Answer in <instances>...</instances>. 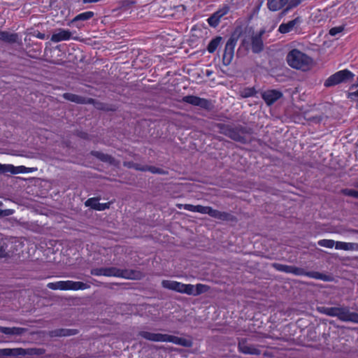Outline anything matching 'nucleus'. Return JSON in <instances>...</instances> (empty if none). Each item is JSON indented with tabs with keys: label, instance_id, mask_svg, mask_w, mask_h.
I'll return each instance as SVG.
<instances>
[{
	"label": "nucleus",
	"instance_id": "obj_1",
	"mask_svg": "<svg viewBox=\"0 0 358 358\" xmlns=\"http://www.w3.org/2000/svg\"><path fill=\"white\" fill-rule=\"evenodd\" d=\"M138 336L147 341L153 342H166L172 343L185 348H191L193 345V341L191 338L178 337L173 335L152 333L146 331H140Z\"/></svg>",
	"mask_w": 358,
	"mask_h": 358
},
{
	"label": "nucleus",
	"instance_id": "obj_2",
	"mask_svg": "<svg viewBox=\"0 0 358 358\" xmlns=\"http://www.w3.org/2000/svg\"><path fill=\"white\" fill-rule=\"evenodd\" d=\"M286 60L289 66L303 71L309 70L313 63L311 57L298 49H292L289 51Z\"/></svg>",
	"mask_w": 358,
	"mask_h": 358
},
{
	"label": "nucleus",
	"instance_id": "obj_3",
	"mask_svg": "<svg viewBox=\"0 0 358 358\" xmlns=\"http://www.w3.org/2000/svg\"><path fill=\"white\" fill-rule=\"evenodd\" d=\"M320 313L330 317H337L343 322L358 324V313L350 312L348 307H320Z\"/></svg>",
	"mask_w": 358,
	"mask_h": 358
},
{
	"label": "nucleus",
	"instance_id": "obj_4",
	"mask_svg": "<svg viewBox=\"0 0 358 358\" xmlns=\"http://www.w3.org/2000/svg\"><path fill=\"white\" fill-rule=\"evenodd\" d=\"M355 74L348 69L338 71L330 76L324 83L326 87L353 80Z\"/></svg>",
	"mask_w": 358,
	"mask_h": 358
},
{
	"label": "nucleus",
	"instance_id": "obj_5",
	"mask_svg": "<svg viewBox=\"0 0 358 358\" xmlns=\"http://www.w3.org/2000/svg\"><path fill=\"white\" fill-rule=\"evenodd\" d=\"M141 273L139 271L130 269H121L117 267H106V277H117L124 279H139Z\"/></svg>",
	"mask_w": 358,
	"mask_h": 358
},
{
	"label": "nucleus",
	"instance_id": "obj_6",
	"mask_svg": "<svg viewBox=\"0 0 358 358\" xmlns=\"http://www.w3.org/2000/svg\"><path fill=\"white\" fill-rule=\"evenodd\" d=\"M303 22V17L301 16H297L287 22L280 24L278 31L282 34H286L291 31H294L296 34H301L303 32L301 27Z\"/></svg>",
	"mask_w": 358,
	"mask_h": 358
},
{
	"label": "nucleus",
	"instance_id": "obj_7",
	"mask_svg": "<svg viewBox=\"0 0 358 358\" xmlns=\"http://www.w3.org/2000/svg\"><path fill=\"white\" fill-rule=\"evenodd\" d=\"M161 285L164 289L175 291L178 293L188 295L192 294V285L191 284H184L175 280H163Z\"/></svg>",
	"mask_w": 358,
	"mask_h": 358
},
{
	"label": "nucleus",
	"instance_id": "obj_8",
	"mask_svg": "<svg viewBox=\"0 0 358 358\" xmlns=\"http://www.w3.org/2000/svg\"><path fill=\"white\" fill-rule=\"evenodd\" d=\"M216 127L220 134H224L236 141H244V137L242 135V130L222 123L217 124Z\"/></svg>",
	"mask_w": 358,
	"mask_h": 358
},
{
	"label": "nucleus",
	"instance_id": "obj_9",
	"mask_svg": "<svg viewBox=\"0 0 358 358\" xmlns=\"http://www.w3.org/2000/svg\"><path fill=\"white\" fill-rule=\"evenodd\" d=\"M292 274L297 276H307L310 278L321 280L324 282H329L332 278L329 275L322 273L318 271H306L304 268L292 266Z\"/></svg>",
	"mask_w": 358,
	"mask_h": 358
},
{
	"label": "nucleus",
	"instance_id": "obj_10",
	"mask_svg": "<svg viewBox=\"0 0 358 358\" xmlns=\"http://www.w3.org/2000/svg\"><path fill=\"white\" fill-rule=\"evenodd\" d=\"M181 102L188 103L189 105L199 107L201 109L210 110L213 108L210 100L201 98L195 95H187L182 98Z\"/></svg>",
	"mask_w": 358,
	"mask_h": 358
},
{
	"label": "nucleus",
	"instance_id": "obj_11",
	"mask_svg": "<svg viewBox=\"0 0 358 358\" xmlns=\"http://www.w3.org/2000/svg\"><path fill=\"white\" fill-rule=\"evenodd\" d=\"M283 96L278 90H266L261 92V96L267 106L273 105Z\"/></svg>",
	"mask_w": 358,
	"mask_h": 358
},
{
	"label": "nucleus",
	"instance_id": "obj_12",
	"mask_svg": "<svg viewBox=\"0 0 358 358\" xmlns=\"http://www.w3.org/2000/svg\"><path fill=\"white\" fill-rule=\"evenodd\" d=\"M12 356L13 357H19V356H25V355H42L45 353V350L43 348H12Z\"/></svg>",
	"mask_w": 358,
	"mask_h": 358
},
{
	"label": "nucleus",
	"instance_id": "obj_13",
	"mask_svg": "<svg viewBox=\"0 0 358 358\" xmlns=\"http://www.w3.org/2000/svg\"><path fill=\"white\" fill-rule=\"evenodd\" d=\"M94 16V13L93 11H85L76 15L68 24V25L71 26V24L75 26L77 28H80L83 26V24L81 22H85L90 20Z\"/></svg>",
	"mask_w": 358,
	"mask_h": 358
},
{
	"label": "nucleus",
	"instance_id": "obj_14",
	"mask_svg": "<svg viewBox=\"0 0 358 358\" xmlns=\"http://www.w3.org/2000/svg\"><path fill=\"white\" fill-rule=\"evenodd\" d=\"M236 40L234 39L233 37H231L227 41V42L225 45L224 51L223 53L222 59H223L224 64H228L230 63L231 59L234 57V48L236 46Z\"/></svg>",
	"mask_w": 358,
	"mask_h": 358
},
{
	"label": "nucleus",
	"instance_id": "obj_15",
	"mask_svg": "<svg viewBox=\"0 0 358 358\" xmlns=\"http://www.w3.org/2000/svg\"><path fill=\"white\" fill-rule=\"evenodd\" d=\"M178 207L181 209L183 208L186 210L194 212V213H199L201 214H207L210 216L212 209L213 208L210 206H203L201 205H192V204H178Z\"/></svg>",
	"mask_w": 358,
	"mask_h": 358
},
{
	"label": "nucleus",
	"instance_id": "obj_16",
	"mask_svg": "<svg viewBox=\"0 0 358 358\" xmlns=\"http://www.w3.org/2000/svg\"><path fill=\"white\" fill-rule=\"evenodd\" d=\"M265 30L261 29L257 34L251 38V48L253 52L259 53L264 49V43L262 36L264 34Z\"/></svg>",
	"mask_w": 358,
	"mask_h": 358
},
{
	"label": "nucleus",
	"instance_id": "obj_17",
	"mask_svg": "<svg viewBox=\"0 0 358 358\" xmlns=\"http://www.w3.org/2000/svg\"><path fill=\"white\" fill-rule=\"evenodd\" d=\"M71 32L69 29H58L50 38L53 43H59L63 41H69L71 38Z\"/></svg>",
	"mask_w": 358,
	"mask_h": 358
},
{
	"label": "nucleus",
	"instance_id": "obj_18",
	"mask_svg": "<svg viewBox=\"0 0 358 358\" xmlns=\"http://www.w3.org/2000/svg\"><path fill=\"white\" fill-rule=\"evenodd\" d=\"M90 288V285L80 281L66 280V290H85Z\"/></svg>",
	"mask_w": 358,
	"mask_h": 358
},
{
	"label": "nucleus",
	"instance_id": "obj_19",
	"mask_svg": "<svg viewBox=\"0 0 358 358\" xmlns=\"http://www.w3.org/2000/svg\"><path fill=\"white\" fill-rule=\"evenodd\" d=\"M63 98L67 101L79 103L87 104L88 97L82 96L76 94L66 92L62 95Z\"/></svg>",
	"mask_w": 358,
	"mask_h": 358
},
{
	"label": "nucleus",
	"instance_id": "obj_20",
	"mask_svg": "<svg viewBox=\"0 0 358 358\" xmlns=\"http://www.w3.org/2000/svg\"><path fill=\"white\" fill-rule=\"evenodd\" d=\"M63 98L67 101L79 103L87 104L88 97L82 96L76 94L66 92L62 95Z\"/></svg>",
	"mask_w": 358,
	"mask_h": 358
},
{
	"label": "nucleus",
	"instance_id": "obj_21",
	"mask_svg": "<svg viewBox=\"0 0 358 358\" xmlns=\"http://www.w3.org/2000/svg\"><path fill=\"white\" fill-rule=\"evenodd\" d=\"M287 0H267V8L269 10L275 12L284 9Z\"/></svg>",
	"mask_w": 358,
	"mask_h": 358
},
{
	"label": "nucleus",
	"instance_id": "obj_22",
	"mask_svg": "<svg viewBox=\"0 0 358 358\" xmlns=\"http://www.w3.org/2000/svg\"><path fill=\"white\" fill-rule=\"evenodd\" d=\"M18 39V35L15 33H10L6 31H0V41L8 43H15Z\"/></svg>",
	"mask_w": 358,
	"mask_h": 358
},
{
	"label": "nucleus",
	"instance_id": "obj_23",
	"mask_svg": "<svg viewBox=\"0 0 358 358\" xmlns=\"http://www.w3.org/2000/svg\"><path fill=\"white\" fill-rule=\"evenodd\" d=\"M0 332L6 335H21L24 332V329L22 327H6L0 326Z\"/></svg>",
	"mask_w": 358,
	"mask_h": 358
},
{
	"label": "nucleus",
	"instance_id": "obj_24",
	"mask_svg": "<svg viewBox=\"0 0 358 358\" xmlns=\"http://www.w3.org/2000/svg\"><path fill=\"white\" fill-rule=\"evenodd\" d=\"M91 155L92 156L95 157L96 158L99 159L101 162H107L110 164H113L114 160H115L114 158L111 155H110L108 154H105L100 151H96V150L92 151Z\"/></svg>",
	"mask_w": 358,
	"mask_h": 358
},
{
	"label": "nucleus",
	"instance_id": "obj_25",
	"mask_svg": "<svg viewBox=\"0 0 358 358\" xmlns=\"http://www.w3.org/2000/svg\"><path fill=\"white\" fill-rule=\"evenodd\" d=\"M78 333L76 329H57L51 332V336H69L72 335H75Z\"/></svg>",
	"mask_w": 358,
	"mask_h": 358
},
{
	"label": "nucleus",
	"instance_id": "obj_26",
	"mask_svg": "<svg viewBox=\"0 0 358 358\" xmlns=\"http://www.w3.org/2000/svg\"><path fill=\"white\" fill-rule=\"evenodd\" d=\"M210 286L201 283H198L196 285H192V296H199L200 294L208 292L210 290Z\"/></svg>",
	"mask_w": 358,
	"mask_h": 358
},
{
	"label": "nucleus",
	"instance_id": "obj_27",
	"mask_svg": "<svg viewBox=\"0 0 358 358\" xmlns=\"http://www.w3.org/2000/svg\"><path fill=\"white\" fill-rule=\"evenodd\" d=\"M87 104H92L95 108L100 110L108 111L112 110L107 104L90 97H88Z\"/></svg>",
	"mask_w": 358,
	"mask_h": 358
},
{
	"label": "nucleus",
	"instance_id": "obj_28",
	"mask_svg": "<svg viewBox=\"0 0 358 358\" xmlns=\"http://www.w3.org/2000/svg\"><path fill=\"white\" fill-rule=\"evenodd\" d=\"M301 1L302 0H287V3H286L285 8L282 9L281 15H285L289 10L299 6Z\"/></svg>",
	"mask_w": 358,
	"mask_h": 358
},
{
	"label": "nucleus",
	"instance_id": "obj_29",
	"mask_svg": "<svg viewBox=\"0 0 358 358\" xmlns=\"http://www.w3.org/2000/svg\"><path fill=\"white\" fill-rule=\"evenodd\" d=\"M352 186L358 189V181L355 182L352 184ZM341 193L344 196L353 197L355 199H358V191L355 190V189L345 188V189H342L341 190Z\"/></svg>",
	"mask_w": 358,
	"mask_h": 358
},
{
	"label": "nucleus",
	"instance_id": "obj_30",
	"mask_svg": "<svg viewBox=\"0 0 358 358\" xmlns=\"http://www.w3.org/2000/svg\"><path fill=\"white\" fill-rule=\"evenodd\" d=\"M222 41V37L220 36H216L215 38H213L208 43L207 46V50L209 53H213L218 46L220 45V43Z\"/></svg>",
	"mask_w": 358,
	"mask_h": 358
},
{
	"label": "nucleus",
	"instance_id": "obj_31",
	"mask_svg": "<svg viewBox=\"0 0 358 358\" xmlns=\"http://www.w3.org/2000/svg\"><path fill=\"white\" fill-rule=\"evenodd\" d=\"M230 214L226 212H221L216 209H212L210 217L220 220H228L229 219Z\"/></svg>",
	"mask_w": 358,
	"mask_h": 358
},
{
	"label": "nucleus",
	"instance_id": "obj_32",
	"mask_svg": "<svg viewBox=\"0 0 358 358\" xmlns=\"http://www.w3.org/2000/svg\"><path fill=\"white\" fill-rule=\"evenodd\" d=\"M47 287L52 290H66V280L49 282L47 285Z\"/></svg>",
	"mask_w": 358,
	"mask_h": 358
},
{
	"label": "nucleus",
	"instance_id": "obj_33",
	"mask_svg": "<svg viewBox=\"0 0 358 358\" xmlns=\"http://www.w3.org/2000/svg\"><path fill=\"white\" fill-rule=\"evenodd\" d=\"M229 12V6L224 5L217 11H215L213 14L217 17L220 20L222 17L226 15Z\"/></svg>",
	"mask_w": 358,
	"mask_h": 358
},
{
	"label": "nucleus",
	"instance_id": "obj_34",
	"mask_svg": "<svg viewBox=\"0 0 358 358\" xmlns=\"http://www.w3.org/2000/svg\"><path fill=\"white\" fill-rule=\"evenodd\" d=\"M336 243V241L331 239H321L318 241L317 244L324 248H332Z\"/></svg>",
	"mask_w": 358,
	"mask_h": 358
},
{
	"label": "nucleus",
	"instance_id": "obj_35",
	"mask_svg": "<svg viewBox=\"0 0 358 358\" xmlns=\"http://www.w3.org/2000/svg\"><path fill=\"white\" fill-rule=\"evenodd\" d=\"M90 273L92 275H95V276H101V275L106 276V267L92 268L90 271Z\"/></svg>",
	"mask_w": 358,
	"mask_h": 358
},
{
	"label": "nucleus",
	"instance_id": "obj_36",
	"mask_svg": "<svg viewBox=\"0 0 358 358\" xmlns=\"http://www.w3.org/2000/svg\"><path fill=\"white\" fill-rule=\"evenodd\" d=\"M208 24L212 27H216L220 22V20L213 13L207 20Z\"/></svg>",
	"mask_w": 358,
	"mask_h": 358
},
{
	"label": "nucleus",
	"instance_id": "obj_37",
	"mask_svg": "<svg viewBox=\"0 0 358 358\" xmlns=\"http://www.w3.org/2000/svg\"><path fill=\"white\" fill-rule=\"evenodd\" d=\"M97 203H99V199L97 198H89L85 201V206H89L94 210H96Z\"/></svg>",
	"mask_w": 358,
	"mask_h": 358
},
{
	"label": "nucleus",
	"instance_id": "obj_38",
	"mask_svg": "<svg viewBox=\"0 0 358 358\" xmlns=\"http://www.w3.org/2000/svg\"><path fill=\"white\" fill-rule=\"evenodd\" d=\"M28 168L25 167L24 166H14V169L10 170L11 174H17V173H28Z\"/></svg>",
	"mask_w": 358,
	"mask_h": 358
},
{
	"label": "nucleus",
	"instance_id": "obj_39",
	"mask_svg": "<svg viewBox=\"0 0 358 358\" xmlns=\"http://www.w3.org/2000/svg\"><path fill=\"white\" fill-rule=\"evenodd\" d=\"M14 169L12 164H0V174L10 173V170Z\"/></svg>",
	"mask_w": 358,
	"mask_h": 358
},
{
	"label": "nucleus",
	"instance_id": "obj_40",
	"mask_svg": "<svg viewBox=\"0 0 358 358\" xmlns=\"http://www.w3.org/2000/svg\"><path fill=\"white\" fill-rule=\"evenodd\" d=\"M343 30L344 27L343 26L334 27L330 29L329 34L332 36H335L338 34L342 32Z\"/></svg>",
	"mask_w": 358,
	"mask_h": 358
},
{
	"label": "nucleus",
	"instance_id": "obj_41",
	"mask_svg": "<svg viewBox=\"0 0 358 358\" xmlns=\"http://www.w3.org/2000/svg\"><path fill=\"white\" fill-rule=\"evenodd\" d=\"M238 350L241 352L246 354V338H242L239 341Z\"/></svg>",
	"mask_w": 358,
	"mask_h": 358
},
{
	"label": "nucleus",
	"instance_id": "obj_42",
	"mask_svg": "<svg viewBox=\"0 0 358 358\" xmlns=\"http://www.w3.org/2000/svg\"><path fill=\"white\" fill-rule=\"evenodd\" d=\"M261 350L259 349L256 348L253 345H248V355H260Z\"/></svg>",
	"mask_w": 358,
	"mask_h": 358
},
{
	"label": "nucleus",
	"instance_id": "obj_43",
	"mask_svg": "<svg viewBox=\"0 0 358 358\" xmlns=\"http://www.w3.org/2000/svg\"><path fill=\"white\" fill-rule=\"evenodd\" d=\"M110 203H97L96 210L99 211L104 210L110 208Z\"/></svg>",
	"mask_w": 358,
	"mask_h": 358
},
{
	"label": "nucleus",
	"instance_id": "obj_44",
	"mask_svg": "<svg viewBox=\"0 0 358 358\" xmlns=\"http://www.w3.org/2000/svg\"><path fill=\"white\" fill-rule=\"evenodd\" d=\"M334 246L336 250H343L345 251V249L347 248V243L342 241H336Z\"/></svg>",
	"mask_w": 358,
	"mask_h": 358
},
{
	"label": "nucleus",
	"instance_id": "obj_45",
	"mask_svg": "<svg viewBox=\"0 0 358 358\" xmlns=\"http://www.w3.org/2000/svg\"><path fill=\"white\" fill-rule=\"evenodd\" d=\"M355 250L358 251V243H347V248L345 251Z\"/></svg>",
	"mask_w": 358,
	"mask_h": 358
},
{
	"label": "nucleus",
	"instance_id": "obj_46",
	"mask_svg": "<svg viewBox=\"0 0 358 358\" xmlns=\"http://www.w3.org/2000/svg\"><path fill=\"white\" fill-rule=\"evenodd\" d=\"M5 245L6 244L0 245V257L1 258L10 257L9 253L6 252Z\"/></svg>",
	"mask_w": 358,
	"mask_h": 358
},
{
	"label": "nucleus",
	"instance_id": "obj_47",
	"mask_svg": "<svg viewBox=\"0 0 358 358\" xmlns=\"http://www.w3.org/2000/svg\"><path fill=\"white\" fill-rule=\"evenodd\" d=\"M12 348L0 349V355L1 356H12Z\"/></svg>",
	"mask_w": 358,
	"mask_h": 358
},
{
	"label": "nucleus",
	"instance_id": "obj_48",
	"mask_svg": "<svg viewBox=\"0 0 358 358\" xmlns=\"http://www.w3.org/2000/svg\"><path fill=\"white\" fill-rule=\"evenodd\" d=\"M273 268H274L276 271L283 272L285 264H279V263H273L272 264Z\"/></svg>",
	"mask_w": 358,
	"mask_h": 358
},
{
	"label": "nucleus",
	"instance_id": "obj_49",
	"mask_svg": "<svg viewBox=\"0 0 358 358\" xmlns=\"http://www.w3.org/2000/svg\"><path fill=\"white\" fill-rule=\"evenodd\" d=\"M13 213V210L11 209H5L0 210V215L1 216H8Z\"/></svg>",
	"mask_w": 358,
	"mask_h": 358
},
{
	"label": "nucleus",
	"instance_id": "obj_50",
	"mask_svg": "<svg viewBox=\"0 0 358 358\" xmlns=\"http://www.w3.org/2000/svg\"><path fill=\"white\" fill-rule=\"evenodd\" d=\"M158 167L154 166L145 165V171H149L152 173H156Z\"/></svg>",
	"mask_w": 358,
	"mask_h": 358
},
{
	"label": "nucleus",
	"instance_id": "obj_51",
	"mask_svg": "<svg viewBox=\"0 0 358 358\" xmlns=\"http://www.w3.org/2000/svg\"><path fill=\"white\" fill-rule=\"evenodd\" d=\"M145 165H141L138 163H135L134 164V169L136 171H145Z\"/></svg>",
	"mask_w": 358,
	"mask_h": 358
},
{
	"label": "nucleus",
	"instance_id": "obj_52",
	"mask_svg": "<svg viewBox=\"0 0 358 358\" xmlns=\"http://www.w3.org/2000/svg\"><path fill=\"white\" fill-rule=\"evenodd\" d=\"M348 98L351 100H355L356 98H358V90L355 92H349Z\"/></svg>",
	"mask_w": 358,
	"mask_h": 358
},
{
	"label": "nucleus",
	"instance_id": "obj_53",
	"mask_svg": "<svg viewBox=\"0 0 358 358\" xmlns=\"http://www.w3.org/2000/svg\"><path fill=\"white\" fill-rule=\"evenodd\" d=\"M292 268V266L285 265V264L283 273H291Z\"/></svg>",
	"mask_w": 358,
	"mask_h": 358
},
{
	"label": "nucleus",
	"instance_id": "obj_54",
	"mask_svg": "<svg viewBox=\"0 0 358 358\" xmlns=\"http://www.w3.org/2000/svg\"><path fill=\"white\" fill-rule=\"evenodd\" d=\"M134 164L135 162H124V166L129 169H133Z\"/></svg>",
	"mask_w": 358,
	"mask_h": 358
},
{
	"label": "nucleus",
	"instance_id": "obj_55",
	"mask_svg": "<svg viewBox=\"0 0 358 358\" xmlns=\"http://www.w3.org/2000/svg\"><path fill=\"white\" fill-rule=\"evenodd\" d=\"M156 173H157V174H161V175H166V174H167V173H168V171H164V169H162L157 168V171H156Z\"/></svg>",
	"mask_w": 358,
	"mask_h": 358
},
{
	"label": "nucleus",
	"instance_id": "obj_56",
	"mask_svg": "<svg viewBox=\"0 0 358 358\" xmlns=\"http://www.w3.org/2000/svg\"><path fill=\"white\" fill-rule=\"evenodd\" d=\"M253 92H254V88L248 87V94H247L248 97L253 96Z\"/></svg>",
	"mask_w": 358,
	"mask_h": 358
},
{
	"label": "nucleus",
	"instance_id": "obj_57",
	"mask_svg": "<svg viewBox=\"0 0 358 358\" xmlns=\"http://www.w3.org/2000/svg\"><path fill=\"white\" fill-rule=\"evenodd\" d=\"M79 136L83 138H87V134L85 132H80Z\"/></svg>",
	"mask_w": 358,
	"mask_h": 358
},
{
	"label": "nucleus",
	"instance_id": "obj_58",
	"mask_svg": "<svg viewBox=\"0 0 358 358\" xmlns=\"http://www.w3.org/2000/svg\"><path fill=\"white\" fill-rule=\"evenodd\" d=\"M246 43V38H242V45L244 46V44Z\"/></svg>",
	"mask_w": 358,
	"mask_h": 358
},
{
	"label": "nucleus",
	"instance_id": "obj_59",
	"mask_svg": "<svg viewBox=\"0 0 358 358\" xmlns=\"http://www.w3.org/2000/svg\"><path fill=\"white\" fill-rule=\"evenodd\" d=\"M242 96L246 97V92H242Z\"/></svg>",
	"mask_w": 358,
	"mask_h": 358
},
{
	"label": "nucleus",
	"instance_id": "obj_60",
	"mask_svg": "<svg viewBox=\"0 0 358 358\" xmlns=\"http://www.w3.org/2000/svg\"><path fill=\"white\" fill-rule=\"evenodd\" d=\"M39 38H43V36H38Z\"/></svg>",
	"mask_w": 358,
	"mask_h": 358
},
{
	"label": "nucleus",
	"instance_id": "obj_61",
	"mask_svg": "<svg viewBox=\"0 0 358 358\" xmlns=\"http://www.w3.org/2000/svg\"><path fill=\"white\" fill-rule=\"evenodd\" d=\"M357 108H358V106H357Z\"/></svg>",
	"mask_w": 358,
	"mask_h": 358
}]
</instances>
